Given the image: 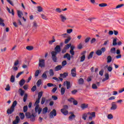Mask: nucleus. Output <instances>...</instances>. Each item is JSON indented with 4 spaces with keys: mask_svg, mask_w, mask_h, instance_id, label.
<instances>
[{
    "mask_svg": "<svg viewBox=\"0 0 124 124\" xmlns=\"http://www.w3.org/2000/svg\"><path fill=\"white\" fill-rule=\"evenodd\" d=\"M43 95V92H40L38 94V98L36 100L35 103H34V106H36L35 108V111L36 113H37L38 115H40V114L42 112V108H39V102H40V99L41 98V97Z\"/></svg>",
    "mask_w": 124,
    "mask_h": 124,
    "instance_id": "nucleus-1",
    "label": "nucleus"
},
{
    "mask_svg": "<svg viewBox=\"0 0 124 124\" xmlns=\"http://www.w3.org/2000/svg\"><path fill=\"white\" fill-rule=\"evenodd\" d=\"M61 52V46L59 45L56 46L54 48V51H52L51 54V59L54 62H58V58L57 57V54H59Z\"/></svg>",
    "mask_w": 124,
    "mask_h": 124,
    "instance_id": "nucleus-2",
    "label": "nucleus"
},
{
    "mask_svg": "<svg viewBox=\"0 0 124 124\" xmlns=\"http://www.w3.org/2000/svg\"><path fill=\"white\" fill-rule=\"evenodd\" d=\"M25 116L27 119H30L31 122H34V121H35V117H36V115L33 113L31 114V113L27 112L25 113Z\"/></svg>",
    "mask_w": 124,
    "mask_h": 124,
    "instance_id": "nucleus-3",
    "label": "nucleus"
},
{
    "mask_svg": "<svg viewBox=\"0 0 124 124\" xmlns=\"http://www.w3.org/2000/svg\"><path fill=\"white\" fill-rule=\"evenodd\" d=\"M49 116L50 119H53L54 117H56V116H57V110L53 109L52 111L50 112Z\"/></svg>",
    "mask_w": 124,
    "mask_h": 124,
    "instance_id": "nucleus-4",
    "label": "nucleus"
},
{
    "mask_svg": "<svg viewBox=\"0 0 124 124\" xmlns=\"http://www.w3.org/2000/svg\"><path fill=\"white\" fill-rule=\"evenodd\" d=\"M17 16L18 17V18H19V19H23L24 22H26L27 21V19L26 18H25V17L23 16V15H24L23 14V12H22V11H19V10H17Z\"/></svg>",
    "mask_w": 124,
    "mask_h": 124,
    "instance_id": "nucleus-5",
    "label": "nucleus"
},
{
    "mask_svg": "<svg viewBox=\"0 0 124 124\" xmlns=\"http://www.w3.org/2000/svg\"><path fill=\"white\" fill-rule=\"evenodd\" d=\"M39 66L42 68L45 67V60L44 59H40L39 60Z\"/></svg>",
    "mask_w": 124,
    "mask_h": 124,
    "instance_id": "nucleus-6",
    "label": "nucleus"
},
{
    "mask_svg": "<svg viewBox=\"0 0 124 124\" xmlns=\"http://www.w3.org/2000/svg\"><path fill=\"white\" fill-rule=\"evenodd\" d=\"M59 17L60 18V20L61 21H62V23H64L66 20H67V18H66V16H65L64 15L61 14L59 16Z\"/></svg>",
    "mask_w": 124,
    "mask_h": 124,
    "instance_id": "nucleus-7",
    "label": "nucleus"
},
{
    "mask_svg": "<svg viewBox=\"0 0 124 124\" xmlns=\"http://www.w3.org/2000/svg\"><path fill=\"white\" fill-rule=\"evenodd\" d=\"M71 74L72 77H76V75H77V74L76 73V68L75 67L71 69Z\"/></svg>",
    "mask_w": 124,
    "mask_h": 124,
    "instance_id": "nucleus-8",
    "label": "nucleus"
},
{
    "mask_svg": "<svg viewBox=\"0 0 124 124\" xmlns=\"http://www.w3.org/2000/svg\"><path fill=\"white\" fill-rule=\"evenodd\" d=\"M70 114H71V115L69 117V120L72 121L74 120L76 117L75 115H74V113L73 112H70Z\"/></svg>",
    "mask_w": 124,
    "mask_h": 124,
    "instance_id": "nucleus-9",
    "label": "nucleus"
},
{
    "mask_svg": "<svg viewBox=\"0 0 124 124\" xmlns=\"http://www.w3.org/2000/svg\"><path fill=\"white\" fill-rule=\"evenodd\" d=\"M63 58L67 59L68 61H70V60H71V56H70V54L69 53H66L64 55Z\"/></svg>",
    "mask_w": 124,
    "mask_h": 124,
    "instance_id": "nucleus-10",
    "label": "nucleus"
},
{
    "mask_svg": "<svg viewBox=\"0 0 124 124\" xmlns=\"http://www.w3.org/2000/svg\"><path fill=\"white\" fill-rule=\"evenodd\" d=\"M117 105L115 102L111 103V107L110 108L111 110H116L117 109Z\"/></svg>",
    "mask_w": 124,
    "mask_h": 124,
    "instance_id": "nucleus-11",
    "label": "nucleus"
},
{
    "mask_svg": "<svg viewBox=\"0 0 124 124\" xmlns=\"http://www.w3.org/2000/svg\"><path fill=\"white\" fill-rule=\"evenodd\" d=\"M80 107L82 109V110H84V109H86V108H88V107H89V104H82L81 105Z\"/></svg>",
    "mask_w": 124,
    "mask_h": 124,
    "instance_id": "nucleus-12",
    "label": "nucleus"
},
{
    "mask_svg": "<svg viewBox=\"0 0 124 124\" xmlns=\"http://www.w3.org/2000/svg\"><path fill=\"white\" fill-rule=\"evenodd\" d=\"M15 108H9L7 110V114H11L13 112H14V110Z\"/></svg>",
    "mask_w": 124,
    "mask_h": 124,
    "instance_id": "nucleus-13",
    "label": "nucleus"
},
{
    "mask_svg": "<svg viewBox=\"0 0 124 124\" xmlns=\"http://www.w3.org/2000/svg\"><path fill=\"white\" fill-rule=\"evenodd\" d=\"M25 83H26V81L24 79H22L19 82V84L20 87H23L24 85H25Z\"/></svg>",
    "mask_w": 124,
    "mask_h": 124,
    "instance_id": "nucleus-14",
    "label": "nucleus"
},
{
    "mask_svg": "<svg viewBox=\"0 0 124 124\" xmlns=\"http://www.w3.org/2000/svg\"><path fill=\"white\" fill-rule=\"evenodd\" d=\"M60 77L61 78H65L68 76V73H64L63 74H60Z\"/></svg>",
    "mask_w": 124,
    "mask_h": 124,
    "instance_id": "nucleus-15",
    "label": "nucleus"
},
{
    "mask_svg": "<svg viewBox=\"0 0 124 124\" xmlns=\"http://www.w3.org/2000/svg\"><path fill=\"white\" fill-rule=\"evenodd\" d=\"M62 68V66L61 65H59L55 67V71H59L61 70Z\"/></svg>",
    "mask_w": 124,
    "mask_h": 124,
    "instance_id": "nucleus-16",
    "label": "nucleus"
},
{
    "mask_svg": "<svg viewBox=\"0 0 124 124\" xmlns=\"http://www.w3.org/2000/svg\"><path fill=\"white\" fill-rule=\"evenodd\" d=\"M71 40V37L70 36H68L67 39H65L64 43L65 44H67Z\"/></svg>",
    "mask_w": 124,
    "mask_h": 124,
    "instance_id": "nucleus-17",
    "label": "nucleus"
},
{
    "mask_svg": "<svg viewBox=\"0 0 124 124\" xmlns=\"http://www.w3.org/2000/svg\"><path fill=\"white\" fill-rule=\"evenodd\" d=\"M61 112H62L65 116L68 114V111H67V110L61 109Z\"/></svg>",
    "mask_w": 124,
    "mask_h": 124,
    "instance_id": "nucleus-18",
    "label": "nucleus"
},
{
    "mask_svg": "<svg viewBox=\"0 0 124 124\" xmlns=\"http://www.w3.org/2000/svg\"><path fill=\"white\" fill-rule=\"evenodd\" d=\"M79 85H83L84 84V79L80 78L78 80Z\"/></svg>",
    "mask_w": 124,
    "mask_h": 124,
    "instance_id": "nucleus-19",
    "label": "nucleus"
},
{
    "mask_svg": "<svg viewBox=\"0 0 124 124\" xmlns=\"http://www.w3.org/2000/svg\"><path fill=\"white\" fill-rule=\"evenodd\" d=\"M19 93H20L21 96H23L25 94V91L22 90V89H19L18 91Z\"/></svg>",
    "mask_w": 124,
    "mask_h": 124,
    "instance_id": "nucleus-20",
    "label": "nucleus"
},
{
    "mask_svg": "<svg viewBox=\"0 0 124 124\" xmlns=\"http://www.w3.org/2000/svg\"><path fill=\"white\" fill-rule=\"evenodd\" d=\"M47 111H48V108L45 107L43 109L42 114H44L45 115V114L47 113Z\"/></svg>",
    "mask_w": 124,
    "mask_h": 124,
    "instance_id": "nucleus-21",
    "label": "nucleus"
},
{
    "mask_svg": "<svg viewBox=\"0 0 124 124\" xmlns=\"http://www.w3.org/2000/svg\"><path fill=\"white\" fill-rule=\"evenodd\" d=\"M117 38H115L113 40L112 45L113 46H117Z\"/></svg>",
    "mask_w": 124,
    "mask_h": 124,
    "instance_id": "nucleus-22",
    "label": "nucleus"
},
{
    "mask_svg": "<svg viewBox=\"0 0 124 124\" xmlns=\"http://www.w3.org/2000/svg\"><path fill=\"white\" fill-rule=\"evenodd\" d=\"M53 40L49 41L48 42V43L50 45H52V44H53V43H54V42H56V39H55V37L53 36L52 37Z\"/></svg>",
    "mask_w": 124,
    "mask_h": 124,
    "instance_id": "nucleus-23",
    "label": "nucleus"
},
{
    "mask_svg": "<svg viewBox=\"0 0 124 124\" xmlns=\"http://www.w3.org/2000/svg\"><path fill=\"white\" fill-rule=\"evenodd\" d=\"M16 105H17V101H14L11 107L12 108H13L14 109H15V107H16Z\"/></svg>",
    "mask_w": 124,
    "mask_h": 124,
    "instance_id": "nucleus-24",
    "label": "nucleus"
},
{
    "mask_svg": "<svg viewBox=\"0 0 124 124\" xmlns=\"http://www.w3.org/2000/svg\"><path fill=\"white\" fill-rule=\"evenodd\" d=\"M112 62V57L111 56H108L107 57V62L108 63H109Z\"/></svg>",
    "mask_w": 124,
    "mask_h": 124,
    "instance_id": "nucleus-25",
    "label": "nucleus"
},
{
    "mask_svg": "<svg viewBox=\"0 0 124 124\" xmlns=\"http://www.w3.org/2000/svg\"><path fill=\"white\" fill-rule=\"evenodd\" d=\"M26 48L28 51H32V50H33V47L32 46H26Z\"/></svg>",
    "mask_w": 124,
    "mask_h": 124,
    "instance_id": "nucleus-26",
    "label": "nucleus"
},
{
    "mask_svg": "<svg viewBox=\"0 0 124 124\" xmlns=\"http://www.w3.org/2000/svg\"><path fill=\"white\" fill-rule=\"evenodd\" d=\"M94 53V52L93 51H92L89 54L87 57L88 60H90V59H92V58H93V56Z\"/></svg>",
    "mask_w": 124,
    "mask_h": 124,
    "instance_id": "nucleus-27",
    "label": "nucleus"
},
{
    "mask_svg": "<svg viewBox=\"0 0 124 124\" xmlns=\"http://www.w3.org/2000/svg\"><path fill=\"white\" fill-rule=\"evenodd\" d=\"M4 20L3 19L0 18V26H2V27H4L5 26V24H4Z\"/></svg>",
    "mask_w": 124,
    "mask_h": 124,
    "instance_id": "nucleus-28",
    "label": "nucleus"
},
{
    "mask_svg": "<svg viewBox=\"0 0 124 124\" xmlns=\"http://www.w3.org/2000/svg\"><path fill=\"white\" fill-rule=\"evenodd\" d=\"M88 115H89V114L87 113H84L82 115V119H83V120L84 121H86L87 120V117H88Z\"/></svg>",
    "mask_w": 124,
    "mask_h": 124,
    "instance_id": "nucleus-29",
    "label": "nucleus"
},
{
    "mask_svg": "<svg viewBox=\"0 0 124 124\" xmlns=\"http://www.w3.org/2000/svg\"><path fill=\"white\" fill-rule=\"evenodd\" d=\"M49 74V76H51L52 77H53V76H54V70H53L52 69H50Z\"/></svg>",
    "mask_w": 124,
    "mask_h": 124,
    "instance_id": "nucleus-30",
    "label": "nucleus"
},
{
    "mask_svg": "<svg viewBox=\"0 0 124 124\" xmlns=\"http://www.w3.org/2000/svg\"><path fill=\"white\" fill-rule=\"evenodd\" d=\"M10 81L12 83H14L15 82V77L14 76L12 75L10 78Z\"/></svg>",
    "mask_w": 124,
    "mask_h": 124,
    "instance_id": "nucleus-31",
    "label": "nucleus"
},
{
    "mask_svg": "<svg viewBox=\"0 0 124 124\" xmlns=\"http://www.w3.org/2000/svg\"><path fill=\"white\" fill-rule=\"evenodd\" d=\"M46 73L47 72H45L42 75V77L43 78V79H47V75L46 74Z\"/></svg>",
    "mask_w": 124,
    "mask_h": 124,
    "instance_id": "nucleus-32",
    "label": "nucleus"
},
{
    "mask_svg": "<svg viewBox=\"0 0 124 124\" xmlns=\"http://www.w3.org/2000/svg\"><path fill=\"white\" fill-rule=\"evenodd\" d=\"M66 87H67V90L70 89V88L71 87V85H70V82L66 81Z\"/></svg>",
    "mask_w": 124,
    "mask_h": 124,
    "instance_id": "nucleus-33",
    "label": "nucleus"
},
{
    "mask_svg": "<svg viewBox=\"0 0 124 124\" xmlns=\"http://www.w3.org/2000/svg\"><path fill=\"white\" fill-rule=\"evenodd\" d=\"M41 17L43 19V20H46V21H47L48 20V18H47V16H45V15L42 14L41 15Z\"/></svg>",
    "mask_w": 124,
    "mask_h": 124,
    "instance_id": "nucleus-34",
    "label": "nucleus"
},
{
    "mask_svg": "<svg viewBox=\"0 0 124 124\" xmlns=\"http://www.w3.org/2000/svg\"><path fill=\"white\" fill-rule=\"evenodd\" d=\"M66 64H67V62H66V61L65 60H64L62 62L61 66H62V67H63L64 66H65Z\"/></svg>",
    "mask_w": 124,
    "mask_h": 124,
    "instance_id": "nucleus-35",
    "label": "nucleus"
},
{
    "mask_svg": "<svg viewBox=\"0 0 124 124\" xmlns=\"http://www.w3.org/2000/svg\"><path fill=\"white\" fill-rule=\"evenodd\" d=\"M7 11H8L9 13L12 14L13 16H14V10L12 9V12L10 11V9L7 7Z\"/></svg>",
    "mask_w": 124,
    "mask_h": 124,
    "instance_id": "nucleus-36",
    "label": "nucleus"
},
{
    "mask_svg": "<svg viewBox=\"0 0 124 124\" xmlns=\"http://www.w3.org/2000/svg\"><path fill=\"white\" fill-rule=\"evenodd\" d=\"M110 53L111 54H116V48L112 47L110 49Z\"/></svg>",
    "mask_w": 124,
    "mask_h": 124,
    "instance_id": "nucleus-37",
    "label": "nucleus"
},
{
    "mask_svg": "<svg viewBox=\"0 0 124 124\" xmlns=\"http://www.w3.org/2000/svg\"><path fill=\"white\" fill-rule=\"evenodd\" d=\"M19 117L21 119V120H24V119L25 118V114H24L23 113H19Z\"/></svg>",
    "mask_w": 124,
    "mask_h": 124,
    "instance_id": "nucleus-38",
    "label": "nucleus"
},
{
    "mask_svg": "<svg viewBox=\"0 0 124 124\" xmlns=\"http://www.w3.org/2000/svg\"><path fill=\"white\" fill-rule=\"evenodd\" d=\"M28 99V94L25 93L24 96L23 97V101L24 102H26L27 101V99Z\"/></svg>",
    "mask_w": 124,
    "mask_h": 124,
    "instance_id": "nucleus-39",
    "label": "nucleus"
},
{
    "mask_svg": "<svg viewBox=\"0 0 124 124\" xmlns=\"http://www.w3.org/2000/svg\"><path fill=\"white\" fill-rule=\"evenodd\" d=\"M37 8V11L38 12H42V11H43V8H42V7L40 6H38Z\"/></svg>",
    "mask_w": 124,
    "mask_h": 124,
    "instance_id": "nucleus-40",
    "label": "nucleus"
},
{
    "mask_svg": "<svg viewBox=\"0 0 124 124\" xmlns=\"http://www.w3.org/2000/svg\"><path fill=\"white\" fill-rule=\"evenodd\" d=\"M61 92L62 95H63V94H64V93H65V89L63 87H62L61 88Z\"/></svg>",
    "mask_w": 124,
    "mask_h": 124,
    "instance_id": "nucleus-41",
    "label": "nucleus"
},
{
    "mask_svg": "<svg viewBox=\"0 0 124 124\" xmlns=\"http://www.w3.org/2000/svg\"><path fill=\"white\" fill-rule=\"evenodd\" d=\"M33 27L35 29H37V27H38V25H37V22H36V21L33 22Z\"/></svg>",
    "mask_w": 124,
    "mask_h": 124,
    "instance_id": "nucleus-42",
    "label": "nucleus"
},
{
    "mask_svg": "<svg viewBox=\"0 0 124 124\" xmlns=\"http://www.w3.org/2000/svg\"><path fill=\"white\" fill-rule=\"evenodd\" d=\"M41 84H42L41 79H39L36 83V85H37V87H40V85H41Z\"/></svg>",
    "mask_w": 124,
    "mask_h": 124,
    "instance_id": "nucleus-43",
    "label": "nucleus"
},
{
    "mask_svg": "<svg viewBox=\"0 0 124 124\" xmlns=\"http://www.w3.org/2000/svg\"><path fill=\"white\" fill-rule=\"evenodd\" d=\"M99 6H100V7H105V6H107V4L105 3H102L99 4Z\"/></svg>",
    "mask_w": 124,
    "mask_h": 124,
    "instance_id": "nucleus-44",
    "label": "nucleus"
},
{
    "mask_svg": "<svg viewBox=\"0 0 124 124\" xmlns=\"http://www.w3.org/2000/svg\"><path fill=\"white\" fill-rule=\"evenodd\" d=\"M61 36L63 38H67V37H68V35L67 33H63L61 35Z\"/></svg>",
    "mask_w": 124,
    "mask_h": 124,
    "instance_id": "nucleus-45",
    "label": "nucleus"
},
{
    "mask_svg": "<svg viewBox=\"0 0 124 124\" xmlns=\"http://www.w3.org/2000/svg\"><path fill=\"white\" fill-rule=\"evenodd\" d=\"M96 54L97 56H101L102 55V53L100 50H98L96 51Z\"/></svg>",
    "mask_w": 124,
    "mask_h": 124,
    "instance_id": "nucleus-46",
    "label": "nucleus"
},
{
    "mask_svg": "<svg viewBox=\"0 0 124 124\" xmlns=\"http://www.w3.org/2000/svg\"><path fill=\"white\" fill-rule=\"evenodd\" d=\"M71 45H72L71 44H67L65 46L64 48L66 49V50H67V49H69V48H70Z\"/></svg>",
    "mask_w": 124,
    "mask_h": 124,
    "instance_id": "nucleus-47",
    "label": "nucleus"
},
{
    "mask_svg": "<svg viewBox=\"0 0 124 124\" xmlns=\"http://www.w3.org/2000/svg\"><path fill=\"white\" fill-rule=\"evenodd\" d=\"M66 31H67V34H70V33H71V32L73 31V30L72 29H67L66 30Z\"/></svg>",
    "mask_w": 124,
    "mask_h": 124,
    "instance_id": "nucleus-48",
    "label": "nucleus"
},
{
    "mask_svg": "<svg viewBox=\"0 0 124 124\" xmlns=\"http://www.w3.org/2000/svg\"><path fill=\"white\" fill-rule=\"evenodd\" d=\"M22 74H24V71L18 73L16 76V78H19V77H20V75H22Z\"/></svg>",
    "mask_w": 124,
    "mask_h": 124,
    "instance_id": "nucleus-49",
    "label": "nucleus"
},
{
    "mask_svg": "<svg viewBox=\"0 0 124 124\" xmlns=\"http://www.w3.org/2000/svg\"><path fill=\"white\" fill-rule=\"evenodd\" d=\"M86 59V56L85 55L82 56L80 57V62H82L85 61V59Z\"/></svg>",
    "mask_w": 124,
    "mask_h": 124,
    "instance_id": "nucleus-50",
    "label": "nucleus"
},
{
    "mask_svg": "<svg viewBox=\"0 0 124 124\" xmlns=\"http://www.w3.org/2000/svg\"><path fill=\"white\" fill-rule=\"evenodd\" d=\"M90 40H91V37H87L85 39L84 42L85 43H88L90 42Z\"/></svg>",
    "mask_w": 124,
    "mask_h": 124,
    "instance_id": "nucleus-51",
    "label": "nucleus"
},
{
    "mask_svg": "<svg viewBox=\"0 0 124 124\" xmlns=\"http://www.w3.org/2000/svg\"><path fill=\"white\" fill-rule=\"evenodd\" d=\"M45 100H46V98H45V97H43L42 98V101L41 102V104H44V103H45Z\"/></svg>",
    "mask_w": 124,
    "mask_h": 124,
    "instance_id": "nucleus-52",
    "label": "nucleus"
},
{
    "mask_svg": "<svg viewBox=\"0 0 124 124\" xmlns=\"http://www.w3.org/2000/svg\"><path fill=\"white\" fill-rule=\"evenodd\" d=\"M70 53L71 55V58H73V56L75 55V52L74 51V50H70Z\"/></svg>",
    "mask_w": 124,
    "mask_h": 124,
    "instance_id": "nucleus-53",
    "label": "nucleus"
},
{
    "mask_svg": "<svg viewBox=\"0 0 124 124\" xmlns=\"http://www.w3.org/2000/svg\"><path fill=\"white\" fill-rule=\"evenodd\" d=\"M88 115L89 114L91 115L93 118H94V117H95V112H93L92 113L88 112Z\"/></svg>",
    "mask_w": 124,
    "mask_h": 124,
    "instance_id": "nucleus-54",
    "label": "nucleus"
},
{
    "mask_svg": "<svg viewBox=\"0 0 124 124\" xmlns=\"http://www.w3.org/2000/svg\"><path fill=\"white\" fill-rule=\"evenodd\" d=\"M68 109V106L67 105H64L63 106V108L61 109V110H67Z\"/></svg>",
    "mask_w": 124,
    "mask_h": 124,
    "instance_id": "nucleus-55",
    "label": "nucleus"
},
{
    "mask_svg": "<svg viewBox=\"0 0 124 124\" xmlns=\"http://www.w3.org/2000/svg\"><path fill=\"white\" fill-rule=\"evenodd\" d=\"M27 111H28V106H25L23 107V112L26 113V112H27Z\"/></svg>",
    "mask_w": 124,
    "mask_h": 124,
    "instance_id": "nucleus-56",
    "label": "nucleus"
},
{
    "mask_svg": "<svg viewBox=\"0 0 124 124\" xmlns=\"http://www.w3.org/2000/svg\"><path fill=\"white\" fill-rule=\"evenodd\" d=\"M5 90L7 92H8V91H10V86H9V84L7 85L6 88H5Z\"/></svg>",
    "mask_w": 124,
    "mask_h": 124,
    "instance_id": "nucleus-57",
    "label": "nucleus"
},
{
    "mask_svg": "<svg viewBox=\"0 0 124 124\" xmlns=\"http://www.w3.org/2000/svg\"><path fill=\"white\" fill-rule=\"evenodd\" d=\"M68 101H69V102H70V103H72V102H73V100H74V98L71 97L69 99H68Z\"/></svg>",
    "mask_w": 124,
    "mask_h": 124,
    "instance_id": "nucleus-58",
    "label": "nucleus"
},
{
    "mask_svg": "<svg viewBox=\"0 0 124 124\" xmlns=\"http://www.w3.org/2000/svg\"><path fill=\"white\" fill-rule=\"evenodd\" d=\"M31 91H32V92H35V91H36V85H34V86H33L31 89Z\"/></svg>",
    "mask_w": 124,
    "mask_h": 124,
    "instance_id": "nucleus-59",
    "label": "nucleus"
},
{
    "mask_svg": "<svg viewBox=\"0 0 124 124\" xmlns=\"http://www.w3.org/2000/svg\"><path fill=\"white\" fill-rule=\"evenodd\" d=\"M108 120H112V119H113V115L112 114H108Z\"/></svg>",
    "mask_w": 124,
    "mask_h": 124,
    "instance_id": "nucleus-60",
    "label": "nucleus"
},
{
    "mask_svg": "<svg viewBox=\"0 0 124 124\" xmlns=\"http://www.w3.org/2000/svg\"><path fill=\"white\" fill-rule=\"evenodd\" d=\"M92 89H93L94 90H96V89H97V86H96V84H93L92 85Z\"/></svg>",
    "mask_w": 124,
    "mask_h": 124,
    "instance_id": "nucleus-61",
    "label": "nucleus"
},
{
    "mask_svg": "<svg viewBox=\"0 0 124 124\" xmlns=\"http://www.w3.org/2000/svg\"><path fill=\"white\" fill-rule=\"evenodd\" d=\"M101 53H104L106 51V48L105 47H102L100 50Z\"/></svg>",
    "mask_w": 124,
    "mask_h": 124,
    "instance_id": "nucleus-62",
    "label": "nucleus"
},
{
    "mask_svg": "<svg viewBox=\"0 0 124 124\" xmlns=\"http://www.w3.org/2000/svg\"><path fill=\"white\" fill-rule=\"evenodd\" d=\"M38 75H39V70H37L35 73V76L36 77H37V76H38Z\"/></svg>",
    "mask_w": 124,
    "mask_h": 124,
    "instance_id": "nucleus-63",
    "label": "nucleus"
},
{
    "mask_svg": "<svg viewBox=\"0 0 124 124\" xmlns=\"http://www.w3.org/2000/svg\"><path fill=\"white\" fill-rule=\"evenodd\" d=\"M19 64V60H16L14 63L15 66H17Z\"/></svg>",
    "mask_w": 124,
    "mask_h": 124,
    "instance_id": "nucleus-64",
    "label": "nucleus"
}]
</instances>
